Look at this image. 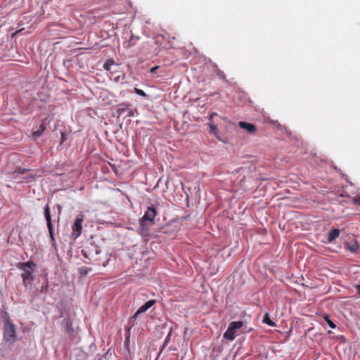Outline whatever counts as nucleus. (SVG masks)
<instances>
[{
	"label": "nucleus",
	"mask_w": 360,
	"mask_h": 360,
	"mask_svg": "<svg viewBox=\"0 0 360 360\" xmlns=\"http://www.w3.org/2000/svg\"><path fill=\"white\" fill-rule=\"evenodd\" d=\"M16 267L22 271L21 278L23 285L27 289L32 288V283L34 281V273L35 271L36 264L32 261L26 262H18Z\"/></svg>",
	"instance_id": "nucleus-1"
},
{
	"label": "nucleus",
	"mask_w": 360,
	"mask_h": 360,
	"mask_svg": "<svg viewBox=\"0 0 360 360\" xmlns=\"http://www.w3.org/2000/svg\"><path fill=\"white\" fill-rule=\"evenodd\" d=\"M157 215V210L154 207H148L144 215L140 219V225L142 231L147 230L148 224L150 226L154 224V219Z\"/></svg>",
	"instance_id": "nucleus-2"
},
{
	"label": "nucleus",
	"mask_w": 360,
	"mask_h": 360,
	"mask_svg": "<svg viewBox=\"0 0 360 360\" xmlns=\"http://www.w3.org/2000/svg\"><path fill=\"white\" fill-rule=\"evenodd\" d=\"M4 339L6 342H14L16 340L15 326L9 320L4 322Z\"/></svg>",
	"instance_id": "nucleus-3"
},
{
	"label": "nucleus",
	"mask_w": 360,
	"mask_h": 360,
	"mask_svg": "<svg viewBox=\"0 0 360 360\" xmlns=\"http://www.w3.org/2000/svg\"><path fill=\"white\" fill-rule=\"evenodd\" d=\"M243 325L242 321H232L230 323L227 330L224 333V338L232 341L235 339L236 330L240 329Z\"/></svg>",
	"instance_id": "nucleus-4"
},
{
	"label": "nucleus",
	"mask_w": 360,
	"mask_h": 360,
	"mask_svg": "<svg viewBox=\"0 0 360 360\" xmlns=\"http://www.w3.org/2000/svg\"><path fill=\"white\" fill-rule=\"evenodd\" d=\"M44 216L46 218L50 237L52 240H54L53 228V225H52L51 217V213H50V207L48 204L45 206V208H44Z\"/></svg>",
	"instance_id": "nucleus-5"
},
{
	"label": "nucleus",
	"mask_w": 360,
	"mask_h": 360,
	"mask_svg": "<svg viewBox=\"0 0 360 360\" xmlns=\"http://www.w3.org/2000/svg\"><path fill=\"white\" fill-rule=\"evenodd\" d=\"M82 221H83L82 217H77L72 226V236L75 238H77L78 236H79L81 235L82 229Z\"/></svg>",
	"instance_id": "nucleus-6"
},
{
	"label": "nucleus",
	"mask_w": 360,
	"mask_h": 360,
	"mask_svg": "<svg viewBox=\"0 0 360 360\" xmlns=\"http://www.w3.org/2000/svg\"><path fill=\"white\" fill-rule=\"evenodd\" d=\"M65 329V333L70 336L73 337L75 335V329L72 327V321L70 318L64 319L61 323Z\"/></svg>",
	"instance_id": "nucleus-7"
},
{
	"label": "nucleus",
	"mask_w": 360,
	"mask_h": 360,
	"mask_svg": "<svg viewBox=\"0 0 360 360\" xmlns=\"http://www.w3.org/2000/svg\"><path fill=\"white\" fill-rule=\"evenodd\" d=\"M238 126L241 129H245L250 134H255L257 131V127L252 123L240 121L238 122Z\"/></svg>",
	"instance_id": "nucleus-8"
},
{
	"label": "nucleus",
	"mask_w": 360,
	"mask_h": 360,
	"mask_svg": "<svg viewBox=\"0 0 360 360\" xmlns=\"http://www.w3.org/2000/svg\"><path fill=\"white\" fill-rule=\"evenodd\" d=\"M215 116H217V114L216 112H212L209 117V127H210V132L213 134L217 138H218V129L217 126L214 124V117Z\"/></svg>",
	"instance_id": "nucleus-9"
},
{
	"label": "nucleus",
	"mask_w": 360,
	"mask_h": 360,
	"mask_svg": "<svg viewBox=\"0 0 360 360\" xmlns=\"http://www.w3.org/2000/svg\"><path fill=\"white\" fill-rule=\"evenodd\" d=\"M156 301L155 300H150L148 302H146L143 305L140 307L139 309L137 310L138 314H142L146 312L148 309H150L151 307H153Z\"/></svg>",
	"instance_id": "nucleus-10"
},
{
	"label": "nucleus",
	"mask_w": 360,
	"mask_h": 360,
	"mask_svg": "<svg viewBox=\"0 0 360 360\" xmlns=\"http://www.w3.org/2000/svg\"><path fill=\"white\" fill-rule=\"evenodd\" d=\"M340 235V230L338 229H332L328 233V242L331 243L334 240H335L337 238L339 237Z\"/></svg>",
	"instance_id": "nucleus-11"
},
{
	"label": "nucleus",
	"mask_w": 360,
	"mask_h": 360,
	"mask_svg": "<svg viewBox=\"0 0 360 360\" xmlns=\"http://www.w3.org/2000/svg\"><path fill=\"white\" fill-rule=\"evenodd\" d=\"M45 129H46V126H45V124L43 122L39 125L38 129L34 131H33V133H32L33 137L38 138V137L41 136L43 134V133L44 132Z\"/></svg>",
	"instance_id": "nucleus-12"
},
{
	"label": "nucleus",
	"mask_w": 360,
	"mask_h": 360,
	"mask_svg": "<svg viewBox=\"0 0 360 360\" xmlns=\"http://www.w3.org/2000/svg\"><path fill=\"white\" fill-rule=\"evenodd\" d=\"M347 248L351 252H356L357 250L359 249V244L356 241L354 240L350 243H346Z\"/></svg>",
	"instance_id": "nucleus-13"
},
{
	"label": "nucleus",
	"mask_w": 360,
	"mask_h": 360,
	"mask_svg": "<svg viewBox=\"0 0 360 360\" xmlns=\"http://www.w3.org/2000/svg\"><path fill=\"white\" fill-rule=\"evenodd\" d=\"M134 326V323H132L129 326L126 328L125 340H124L125 344L128 345L129 343V338H130V335H131V329Z\"/></svg>",
	"instance_id": "nucleus-14"
},
{
	"label": "nucleus",
	"mask_w": 360,
	"mask_h": 360,
	"mask_svg": "<svg viewBox=\"0 0 360 360\" xmlns=\"http://www.w3.org/2000/svg\"><path fill=\"white\" fill-rule=\"evenodd\" d=\"M262 322L270 326H276V323L270 319L269 315L267 312L265 313Z\"/></svg>",
	"instance_id": "nucleus-15"
},
{
	"label": "nucleus",
	"mask_w": 360,
	"mask_h": 360,
	"mask_svg": "<svg viewBox=\"0 0 360 360\" xmlns=\"http://www.w3.org/2000/svg\"><path fill=\"white\" fill-rule=\"evenodd\" d=\"M92 271V269L91 267H86V266H82L78 269V272L81 276H86L87 275L90 271Z\"/></svg>",
	"instance_id": "nucleus-16"
},
{
	"label": "nucleus",
	"mask_w": 360,
	"mask_h": 360,
	"mask_svg": "<svg viewBox=\"0 0 360 360\" xmlns=\"http://www.w3.org/2000/svg\"><path fill=\"white\" fill-rule=\"evenodd\" d=\"M28 171H29L28 169L18 168V169H16L15 171L13 172V178L17 179L18 174H24L26 172H27Z\"/></svg>",
	"instance_id": "nucleus-17"
},
{
	"label": "nucleus",
	"mask_w": 360,
	"mask_h": 360,
	"mask_svg": "<svg viewBox=\"0 0 360 360\" xmlns=\"http://www.w3.org/2000/svg\"><path fill=\"white\" fill-rule=\"evenodd\" d=\"M214 68H216L215 72L217 75L221 78L222 79L226 80V75L224 73V72L219 69L216 65H214Z\"/></svg>",
	"instance_id": "nucleus-18"
},
{
	"label": "nucleus",
	"mask_w": 360,
	"mask_h": 360,
	"mask_svg": "<svg viewBox=\"0 0 360 360\" xmlns=\"http://www.w3.org/2000/svg\"><path fill=\"white\" fill-rule=\"evenodd\" d=\"M324 320L327 323V324L331 328H335L336 325L329 319L328 315H325L323 317Z\"/></svg>",
	"instance_id": "nucleus-19"
},
{
	"label": "nucleus",
	"mask_w": 360,
	"mask_h": 360,
	"mask_svg": "<svg viewBox=\"0 0 360 360\" xmlns=\"http://www.w3.org/2000/svg\"><path fill=\"white\" fill-rule=\"evenodd\" d=\"M114 63H115V62H114V60H111V59H110V60H107V61L104 63V65H103V68H104L105 70H108H108H110V67H111V65H113V64H114Z\"/></svg>",
	"instance_id": "nucleus-20"
},
{
	"label": "nucleus",
	"mask_w": 360,
	"mask_h": 360,
	"mask_svg": "<svg viewBox=\"0 0 360 360\" xmlns=\"http://www.w3.org/2000/svg\"><path fill=\"white\" fill-rule=\"evenodd\" d=\"M35 176L36 174H30L28 176H25L20 182H30L35 178Z\"/></svg>",
	"instance_id": "nucleus-21"
},
{
	"label": "nucleus",
	"mask_w": 360,
	"mask_h": 360,
	"mask_svg": "<svg viewBox=\"0 0 360 360\" xmlns=\"http://www.w3.org/2000/svg\"><path fill=\"white\" fill-rule=\"evenodd\" d=\"M134 91L136 94H137L138 95H139L141 96H143V97L146 96V93L142 89H139L138 88H134Z\"/></svg>",
	"instance_id": "nucleus-22"
},
{
	"label": "nucleus",
	"mask_w": 360,
	"mask_h": 360,
	"mask_svg": "<svg viewBox=\"0 0 360 360\" xmlns=\"http://www.w3.org/2000/svg\"><path fill=\"white\" fill-rule=\"evenodd\" d=\"M140 314H138V311H136V313L131 316L129 322L131 323V324L132 323H135V320L137 319L138 316Z\"/></svg>",
	"instance_id": "nucleus-23"
},
{
	"label": "nucleus",
	"mask_w": 360,
	"mask_h": 360,
	"mask_svg": "<svg viewBox=\"0 0 360 360\" xmlns=\"http://www.w3.org/2000/svg\"><path fill=\"white\" fill-rule=\"evenodd\" d=\"M353 202L356 205H360V196L354 198Z\"/></svg>",
	"instance_id": "nucleus-24"
},
{
	"label": "nucleus",
	"mask_w": 360,
	"mask_h": 360,
	"mask_svg": "<svg viewBox=\"0 0 360 360\" xmlns=\"http://www.w3.org/2000/svg\"><path fill=\"white\" fill-rule=\"evenodd\" d=\"M160 68V66L157 65V66H155L153 68H152L150 70V73H155V71Z\"/></svg>",
	"instance_id": "nucleus-25"
},
{
	"label": "nucleus",
	"mask_w": 360,
	"mask_h": 360,
	"mask_svg": "<svg viewBox=\"0 0 360 360\" xmlns=\"http://www.w3.org/2000/svg\"><path fill=\"white\" fill-rule=\"evenodd\" d=\"M172 332V328H170V330H169V334L167 335V338H166V340H165V341H166V342H167V341L169 340V336H170V335H171Z\"/></svg>",
	"instance_id": "nucleus-26"
},
{
	"label": "nucleus",
	"mask_w": 360,
	"mask_h": 360,
	"mask_svg": "<svg viewBox=\"0 0 360 360\" xmlns=\"http://www.w3.org/2000/svg\"><path fill=\"white\" fill-rule=\"evenodd\" d=\"M356 289L357 290V292L359 293V295H360V285H357L356 286Z\"/></svg>",
	"instance_id": "nucleus-27"
},
{
	"label": "nucleus",
	"mask_w": 360,
	"mask_h": 360,
	"mask_svg": "<svg viewBox=\"0 0 360 360\" xmlns=\"http://www.w3.org/2000/svg\"><path fill=\"white\" fill-rule=\"evenodd\" d=\"M129 116H132V115H133V112H132V111H131V112L129 113Z\"/></svg>",
	"instance_id": "nucleus-28"
},
{
	"label": "nucleus",
	"mask_w": 360,
	"mask_h": 360,
	"mask_svg": "<svg viewBox=\"0 0 360 360\" xmlns=\"http://www.w3.org/2000/svg\"><path fill=\"white\" fill-rule=\"evenodd\" d=\"M123 110H124L123 109H119V110H118V112H122V111H123Z\"/></svg>",
	"instance_id": "nucleus-29"
}]
</instances>
